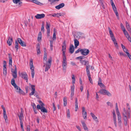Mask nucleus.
I'll return each mask as SVG.
<instances>
[{"label":"nucleus","mask_w":131,"mask_h":131,"mask_svg":"<svg viewBox=\"0 0 131 131\" xmlns=\"http://www.w3.org/2000/svg\"><path fill=\"white\" fill-rule=\"evenodd\" d=\"M52 105H53V111H54L56 110V107L54 103H53Z\"/></svg>","instance_id":"bf43d9fd"},{"label":"nucleus","mask_w":131,"mask_h":131,"mask_svg":"<svg viewBox=\"0 0 131 131\" xmlns=\"http://www.w3.org/2000/svg\"><path fill=\"white\" fill-rule=\"evenodd\" d=\"M114 123L116 127H117L116 117L113 118Z\"/></svg>","instance_id":"de8ad7c7"},{"label":"nucleus","mask_w":131,"mask_h":131,"mask_svg":"<svg viewBox=\"0 0 131 131\" xmlns=\"http://www.w3.org/2000/svg\"><path fill=\"white\" fill-rule=\"evenodd\" d=\"M7 68H3V73L6 74V73Z\"/></svg>","instance_id":"5fc2aeb1"},{"label":"nucleus","mask_w":131,"mask_h":131,"mask_svg":"<svg viewBox=\"0 0 131 131\" xmlns=\"http://www.w3.org/2000/svg\"><path fill=\"white\" fill-rule=\"evenodd\" d=\"M89 68L87 66L86 67V71L87 74V76L88 77H91V75L90 73L89 70Z\"/></svg>","instance_id":"b1692460"},{"label":"nucleus","mask_w":131,"mask_h":131,"mask_svg":"<svg viewBox=\"0 0 131 131\" xmlns=\"http://www.w3.org/2000/svg\"><path fill=\"white\" fill-rule=\"evenodd\" d=\"M99 92L101 94L104 95H107L109 96H111V94L110 93L105 89L100 90Z\"/></svg>","instance_id":"39448f33"},{"label":"nucleus","mask_w":131,"mask_h":131,"mask_svg":"<svg viewBox=\"0 0 131 131\" xmlns=\"http://www.w3.org/2000/svg\"><path fill=\"white\" fill-rule=\"evenodd\" d=\"M22 0H13V2L15 4H17L19 5H20L22 4V2L21 1Z\"/></svg>","instance_id":"aec40b11"},{"label":"nucleus","mask_w":131,"mask_h":131,"mask_svg":"<svg viewBox=\"0 0 131 131\" xmlns=\"http://www.w3.org/2000/svg\"><path fill=\"white\" fill-rule=\"evenodd\" d=\"M61 16V15L60 13L54 14L52 15V16L53 17H58L59 16Z\"/></svg>","instance_id":"4c0bfd02"},{"label":"nucleus","mask_w":131,"mask_h":131,"mask_svg":"<svg viewBox=\"0 0 131 131\" xmlns=\"http://www.w3.org/2000/svg\"><path fill=\"white\" fill-rule=\"evenodd\" d=\"M63 106H66L67 105V98L65 97L63 98Z\"/></svg>","instance_id":"2f4dec72"},{"label":"nucleus","mask_w":131,"mask_h":131,"mask_svg":"<svg viewBox=\"0 0 131 131\" xmlns=\"http://www.w3.org/2000/svg\"><path fill=\"white\" fill-rule=\"evenodd\" d=\"M45 50L44 51V56L43 57V64H44L43 67L45 66V72L47 71L50 68L52 62V58L50 57L47 61V55L46 52V49H44Z\"/></svg>","instance_id":"f257e3e1"},{"label":"nucleus","mask_w":131,"mask_h":131,"mask_svg":"<svg viewBox=\"0 0 131 131\" xmlns=\"http://www.w3.org/2000/svg\"><path fill=\"white\" fill-rule=\"evenodd\" d=\"M78 106V100L77 98H75V106Z\"/></svg>","instance_id":"603ef678"},{"label":"nucleus","mask_w":131,"mask_h":131,"mask_svg":"<svg viewBox=\"0 0 131 131\" xmlns=\"http://www.w3.org/2000/svg\"><path fill=\"white\" fill-rule=\"evenodd\" d=\"M50 24L49 23H48L47 22H46V29L47 30L49 29L50 30Z\"/></svg>","instance_id":"c9c22d12"},{"label":"nucleus","mask_w":131,"mask_h":131,"mask_svg":"<svg viewBox=\"0 0 131 131\" xmlns=\"http://www.w3.org/2000/svg\"><path fill=\"white\" fill-rule=\"evenodd\" d=\"M72 83L73 85L71 86V100L73 99V97L74 94V91L75 86L74 84L75 82V77L74 75L73 74L72 75Z\"/></svg>","instance_id":"7ed1b4c3"},{"label":"nucleus","mask_w":131,"mask_h":131,"mask_svg":"<svg viewBox=\"0 0 131 131\" xmlns=\"http://www.w3.org/2000/svg\"><path fill=\"white\" fill-rule=\"evenodd\" d=\"M21 74L22 75V77L26 80V82H27L28 81V76L26 73L24 72L22 73H21Z\"/></svg>","instance_id":"ddd939ff"},{"label":"nucleus","mask_w":131,"mask_h":131,"mask_svg":"<svg viewBox=\"0 0 131 131\" xmlns=\"http://www.w3.org/2000/svg\"><path fill=\"white\" fill-rule=\"evenodd\" d=\"M13 42L12 38L9 37L7 41V43L9 46H10L12 44Z\"/></svg>","instance_id":"a211bd4d"},{"label":"nucleus","mask_w":131,"mask_h":131,"mask_svg":"<svg viewBox=\"0 0 131 131\" xmlns=\"http://www.w3.org/2000/svg\"><path fill=\"white\" fill-rule=\"evenodd\" d=\"M99 86L101 88H105V86L103 83H102L101 80L100 78H99Z\"/></svg>","instance_id":"f3484780"},{"label":"nucleus","mask_w":131,"mask_h":131,"mask_svg":"<svg viewBox=\"0 0 131 131\" xmlns=\"http://www.w3.org/2000/svg\"><path fill=\"white\" fill-rule=\"evenodd\" d=\"M64 6V3L60 4L56 6L55 8L58 9H59L60 8H62Z\"/></svg>","instance_id":"4be33fe9"},{"label":"nucleus","mask_w":131,"mask_h":131,"mask_svg":"<svg viewBox=\"0 0 131 131\" xmlns=\"http://www.w3.org/2000/svg\"><path fill=\"white\" fill-rule=\"evenodd\" d=\"M53 40H56V29H54L53 30Z\"/></svg>","instance_id":"473e14b6"},{"label":"nucleus","mask_w":131,"mask_h":131,"mask_svg":"<svg viewBox=\"0 0 131 131\" xmlns=\"http://www.w3.org/2000/svg\"><path fill=\"white\" fill-rule=\"evenodd\" d=\"M11 84L14 87L17 85L15 83V80L14 79H12L11 81Z\"/></svg>","instance_id":"f704fd0d"},{"label":"nucleus","mask_w":131,"mask_h":131,"mask_svg":"<svg viewBox=\"0 0 131 131\" xmlns=\"http://www.w3.org/2000/svg\"><path fill=\"white\" fill-rule=\"evenodd\" d=\"M39 102L40 104V107L42 108L43 107H44V106H45V104L43 103L41 101H39Z\"/></svg>","instance_id":"79ce46f5"},{"label":"nucleus","mask_w":131,"mask_h":131,"mask_svg":"<svg viewBox=\"0 0 131 131\" xmlns=\"http://www.w3.org/2000/svg\"><path fill=\"white\" fill-rule=\"evenodd\" d=\"M126 28L129 31H130L131 30V29L130 28V26H126Z\"/></svg>","instance_id":"774afa93"},{"label":"nucleus","mask_w":131,"mask_h":131,"mask_svg":"<svg viewBox=\"0 0 131 131\" xmlns=\"http://www.w3.org/2000/svg\"><path fill=\"white\" fill-rule=\"evenodd\" d=\"M32 106L33 107V109H36V106L35 104L34 103H33L32 104Z\"/></svg>","instance_id":"338daca9"},{"label":"nucleus","mask_w":131,"mask_h":131,"mask_svg":"<svg viewBox=\"0 0 131 131\" xmlns=\"http://www.w3.org/2000/svg\"><path fill=\"white\" fill-rule=\"evenodd\" d=\"M81 122L83 127L86 125V124L83 121H82Z\"/></svg>","instance_id":"052dcab7"},{"label":"nucleus","mask_w":131,"mask_h":131,"mask_svg":"<svg viewBox=\"0 0 131 131\" xmlns=\"http://www.w3.org/2000/svg\"><path fill=\"white\" fill-rule=\"evenodd\" d=\"M87 99L88 100L89 97L90 96L89 92L88 90H87Z\"/></svg>","instance_id":"e2e57ef3"},{"label":"nucleus","mask_w":131,"mask_h":131,"mask_svg":"<svg viewBox=\"0 0 131 131\" xmlns=\"http://www.w3.org/2000/svg\"><path fill=\"white\" fill-rule=\"evenodd\" d=\"M118 124L120 126L121 125V124L122 123V121H121V117H118Z\"/></svg>","instance_id":"ea45409f"},{"label":"nucleus","mask_w":131,"mask_h":131,"mask_svg":"<svg viewBox=\"0 0 131 131\" xmlns=\"http://www.w3.org/2000/svg\"><path fill=\"white\" fill-rule=\"evenodd\" d=\"M80 36H78L77 35H75L74 36V38L75 39H77L78 38H80Z\"/></svg>","instance_id":"0e129e2a"},{"label":"nucleus","mask_w":131,"mask_h":131,"mask_svg":"<svg viewBox=\"0 0 131 131\" xmlns=\"http://www.w3.org/2000/svg\"><path fill=\"white\" fill-rule=\"evenodd\" d=\"M37 108L38 110H40L41 112L43 113H47L48 112L46 108L45 107H43L42 108L40 107V106L39 105H37Z\"/></svg>","instance_id":"9b49d317"},{"label":"nucleus","mask_w":131,"mask_h":131,"mask_svg":"<svg viewBox=\"0 0 131 131\" xmlns=\"http://www.w3.org/2000/svg\"><path fill=\"white\" fill-rule=\"evenodd\" d=\"M45 17V15L43 14H37L35 16V17L37 19H40L43 18Z\"/></svg>","instance_id":"2eb2a0df"},{"label":"nucleus","mask_w":131,"mask_h":131,"mask_svg":"<svg viewBox=\"0 0 131 131\" xmlns=\"http://www.w3.org/2000/svg\"><path fill=\"white\" fill-rule=\"evenodd\" d=\"M18 43L17 41L16 40L15 41V48L16 49V51H17L18 49Z\"/></svg>","instance_id":"72a5a7b5"},{"label":"nucleus","mask_w":131,"mask_h":131,"mask_svg":"<svg viewBox=\"0 0 131 131\" xmlns=\"http://www.w3.org/2000/svg\"><path fill=\"white\" fill-rule=\"evenodd\" d=\"M74 43L75 48H76L79 45V42L77 39H74Z\"/></svg>","instance_id":"393cba45"},{"label":"nucleus","mask_w":131,"mask_h":131,"mask_svg":"<svg viewBox=\"0 0 131 131\" xmlns=\"http://www.w3.org/2000/svg\"><path fill=\"white\" fill-rule=\"evenodd\" d=\"M15 70L12 69V75L14 78H17V70L16 66V65L15 66Z\"/></svg>","instance_id":"6e6552de"},{"label":"nucleus","mask_w":131,"mask_h":131,"mask_svg":"<svg viewBox=\"0 0 131 131\" xmlns=\"http://www.w3.org/2000/svg\"><path fill=\"white\" fill-rule=\"evenodd\" d=\"M17 41L20 44L21 42H22V41L20 38H18L17 39Z\"/></svg>","instance_id":"4d7b16f0"},{"label":"nucleus","mask_w":131,"mask_h":131,"mask_svg":"<svg viewBox=\"0 0 131 131\" xmlns=\"http://www.w3.org/2000/svg\"><path fill=\"white\" fill-rule=\"evenodd\" d=\"M82 114L83 117L84 119L87 118L86 112L85 110V108L84 107H82Z\"/></svg>","instance_id":"4468645a"},{"label":"nucleus","mask_w":131,"mask_h":131,"mask_svg":"<svg viewBox=\"0 0 131 131\" xmlns=\"http://www.w3.org/2000/svg\"><path fill=\"white\" fill-rule=\"evenodd\" d=\"M81 122L83 127L86 125V124L83 121H82Z\"/></svg>","instance_id":"680f3d73"},{"label":"nucleus","mask_w":131,"mask_h":131,"mask_svg":"<svg viewBox=\"0 0 131 131\" xmlns=\"http://www.w3.org/2000/svg\"><path fill=\"white\" fill-rule=\"evenodd\" d=\"M9 56V65H10L11 66H12V58L11 55L10 54H8Z\"/></svg>","instance_id":"bb28decb"},{"label":"nucleus","mask_w":131,"mask_h":131,"mask_svg":"<svg viewBox=\"0 0 131 131\" xmlns=\"http://www.w3.org/2000/svg\"><path fill=\"white\" fill-rule=\"evenodd\" d=\"M21 127L22 129H23V121L20 122Z\"/></svg>","instance_id":"864d4df0"},{"label":"nucleus","mask_w":131,"mask_h":131,"mask_svg":"<svg viewBox=\"0 0 131 131\" xmlns=\"http://www.w3.org/2000/svg\"><path fill=\"white\" fill-rule=\"evenodd\" d=\"M42 34L41 33V32H40L38 34V37L37 38V40L38 41H39L41 39Z\"/></svg>","instance_id":"7c9ffc66"},{"label":"nucleus","mask_w":131,"mask_h":131,"mask_svg":"<svg viewBox=\"0 0 131 131\" xmlns=\"http://www.w3.org/2000/svg\"><path fill=\"white\" fill-rule=\"evenodd\" d=\"M108 30L109 31V33L110 35V37H112L114 36V35L110 28L108 27Z\"/></svg>","instance_id":"58836bf2"},{"label":"nucleus","mask_w":131,"mask_h":131,"mask_svg":"<svg viewBox=\"0 0 131 131\" xmlns=\"http://www.w3.org/2000/svg\"><path fill=\"white\" fill-rule=\"evenodd\" d=\"M41 31L43 32L44 31V25L43 23H42V25Z\"/></svg>","instance_id":"c03bdc74"},{"label":"nucleus","mask_w":131,"mask_h":131,"mask_svg":"<svg viewBox=\"0 0 131 131\" xmlns=\"http://www.w3.org/2000/svg\"><path fill=\"white\" fill-rule=\"evenodd\" d=\"M124 120V125L125 126H127V118L126 116H124L123 117Z\"/></svg>","instance_id":"c85d7f7f"},{"label":"nucleus","mask_w":131,"mask_h":131,"mask_svg":"<svg viewBox=\"0 0 131 131\" xmlns=\"http://www.w3.org/2000/svg\"><path fill=\"white\" fill-rule=\"evenodd\" d=\"M89 50L86 49H81V54L84 56H86L89 53Z\"/></svg>","instance_id":"9d476101"},{"label":"nucleus","mask_w":131,"mask_h":131,"mask_svg":"<svg viewBox=\"0 0 131 131\" xmlns=\"http://www.w3.org/2000/svg\"><path fill=\"white\" fill-rule=\"evenodd\" d=\"M37 47H36V49H37V54H40L41 52H40V46L39 43H38L37 45Z\"/></svg>","instance_id":"6ab92c4d"},{"label":"nucleus","mask_w":131,"mask_h":131,"mask_svg":"<svg viewBox=\"0 0 131 131\" xmlns=\"http://www.w3.org/2000/svg\"><path fill=\"white\" fill-rule=\"evenodd\" d=\"M90 114L93 118V119L95 121H96V119H97V118L96 116L92 113H91Z\"/></svg>","instance_id":"e433bc0d"},{"label":"nucleus","mask_w":131,"mask_h":131,"mask_svg":"<svg viewBox=\"0 0 131 131\" xmlns=\"http://www.w3.org/2000/svg\"><path fill=\"white\" fill-rule=\"evenodd\" d=\"M20 44L23 47H25L26 46V43L24 42L23 41L21 42Z\"/></svg>","instance_id":"37998d69"},{"label":"nucleus","mask_w":131,"mask_h":131,"mask_svg":"<svg viewBox=\"0 0 131 131\" xmlns=\"http://www.w3.org/2000/svg\"><path fill=\"white\" fill-rule=\"evenodd\" d=\"M63 52V60L62 61V70L64 72H66V69L67 67V58L65 55L66 51H62Z\"/></svg>","instance_id":"f03ea898"},{"label":"nucleus","mask_w":131,"mask_h":131,"mask_svg":"<svg viewBox=\"0 0 131 131\" xmlns=\"http://www.w3.org/2000/svg\"><path fill=\"white\" fill-rule=\"evenodd\" d=\"M31 2L37 4H39V2L37 0H32Z\"/></svg>","instance_id":"09e8293b"},{"label":"nucleus","mask_w":131,"mask_h":131,"mask_svg":"<svg viewBox=\"0 0 131 131\" xmlns=\"http://www.w3.org/2000/svg\"><path fill=\"white\" fill-rule=\"evenodd\" d=\"M66 42L64 41L63 43V45L62 46V51H66Z\"/></svg>","instance_id":"5701e85b"},{"label":"nucleus","mask_w":131,"mask_h":131,"mask_svg":"<svg viewBox=\"0 0 131 131\" xmlns=\"http://www.w3.org/2000/svg\"><path fill=\"white\" fill-rule=\"evenodd\" d=\"M29 66L31 70V77L32 78H34L35 75L34 67L33 66V60L32 59H30V60Z\"/></svg>","instance_id":"20e7f679"},{"label":"nucleus","mask_w":131,"mask_h":131,"mask_svg":"<svg viewBox=\"0 0 131 131\" xmlns=\"http://www.w3.org/2000/svg\"><path fill=\"white\" fill-rule=\"evenodd\" d=\"M80 63L82 65L86 66V68L87 66L88 67V68L90 67V66L89 65V63L88 61L81 60H80Z\"/></svg>","instance_id":"f8f14e48"},{"label":"nucleus","mask_w":131,"mask_h":131,"mask_svg":"<svg viewBox=\"0 0 131 131\" xmlns=\"http://www.w3.org/2000/svg\"><path fill=\"white\" fill-rule=\"evenodd\" d=\"M67 116L68 117L70 118V112L69 110H68L67 112Z\"/></svg>","instance_id":"8fccbe9b"},{"label":"nucleus","mask_w":131,"mask_h":131,"mask_svg":"<svg viewBox=\"0 0 131 131\" xmlns=\"http://www.w3.org/2000/svg\"><path fill=\"white\" fill-rule=\"evenodd\" d=\"M31 87V88L32 92L29 94L30 96L34 95L35 93V86L34 85H30Z\"/></svg>","instance_id":"dca6fc26"},{"label":"nucleus","mask_w":131,"mask_h":131,"mask_svg":"<svg viewBox=\"0 0 131 131\" xmlns=\"http://www.w3.org/2000/svg\"><path fill=\"white\" fill-rule=\"evenodd\" d=\"M112 40L113 41V42H115L116 41V40L115 39L114 36H113L112 37H111Z\"/></svg>","instance_id":"69168bd1"},{"label":"nucleus","mask_w":131,"mask_h":131,"mask_svg":"<svg viewBox=\"0 0 131 131\" xmlns=\"http://www.w3.org/2000/svg\"><path fill=\"white\" fill-rule=\"evenodd\" d=\"M107 103L108 106H110L111 107H113V105L111 103L109 102H107Z\"/></svg>","instance_id":"49530a36"},{"label":"nucleus","mask_w":131,"mask_h":131,"mask_svg":"<svg viewBox=\"0 0 131 131\" xmlns=\"http://www.w3.org/2000/svg\"><path fill=\"white\" fill-rule=\"evenodd\" d=\"M74 48L73 45H71L70 46L69 48V52L71 53H72L74 52Z\"/></svg>","instance_id":"412c9836"},{"label":"nucleus","mask_w":131,"mask_h":131,"mask_svg":"<svg viewBox=\"0 0 131 131\" xmlns=\"http://www.w3.org/2000/svg\"><path fill=\"white\" fill-rule=\"evenodd\" d=\"M15 90L19 94H24V92L17 85L14 86Z\"/></svg>","instance_id":"1a4fd4ad"},{"label":"nucleus","mask_w":131,"mask_h":131,"mask_svg":"<svg viewBox=\"0 0 131 131\" xmlns=\"http://www.w3.org/2000/svg\"><path fill=\"white\" fill-rule=\"evenodd\" d=\"M1 107L3 110L4 118L5 119V122L6 123H7L8 121L7 117L6 114L5 108L3 105H2L1 106Z\"/></svg>","instance_id":"0eeeda50"},{"label":"nucleus","mask_w":131,"mask_h":131,"mask_svg":"<svg viewBox=\"0 0 131 131\" xmlns=\"http://www.w3.org/2000/svg\"><path fill=\"white\" fill-rule=\"evenodd\" d=\"M81 48H79L75 52L76 53H78L79 52H80L81 53Z\"/></svg>","instance_id":"6e6d98bb"},{"label":"nucleus","mask_w":131,"mask_h":131,"mask_svg":"<svg viewBox=\"0 0 131 131\" xmlns=\"http://www.w3.org/2000/svg\"><path fill=\"white\" fill-rule=\"evenodd\" d=\"M18 117L20 122L23 121V115L22 112H20V115H18Z\"/></svg>","instance_id":"a878e982"},{"label":"nucleus","mask_w":131,"mask_h":131,"mask_svg":"<svg viewBox=\"0 0 131 131\" xmlns=\"http://www.w3.org/2000/svg\"><path fill=\"white\" fill-rule=\"evenodd\" d=\"M50 30L48 29L47 30V37H49L50 35Z\"/></svg>","instance_id":"3c124183"},{"label":"nucleus","mask_w":131,"mask_h":131,"mask_svg":"<svg viewBox=\"0 0 131 131\" xmlns=\"http://www.w3.org/2000/svg\"><path fill=\"white\" fill-rule=\"evenodd\" d=\"M116 114H117V117H121V115H120V113L119 112H119H116Z\"/></svg>","instance_id":"13d9d810"},{"label":"nucleus","mask_w":131,"mask_h":131,"mask_svg":"<svg viewBox=\"0 0 131 131\" xmlns=\"http://www.w3.org/2000/svg\"><path fill=\"white\" fill-rule=\"evenodd\" d=\"M110 1L111 4V5L112 7L113 10L114 11V12L115 13L117 17H118V13L117 11L116 8L113 2V0H111Z\"/></svg>","instance_id":"423d86ee"},{"label":"nucleus","mask_w":131,"mask_h":131,"mask_svg":"<svg viewBox=\"0 0 131 131\" xmlns=\"http://www.w3.org/2000/svg\"><path fill=\"white\" fill-rule=\"evenodd\" d=\"M121 28L123 31L125 30V29L122 23L121 24Z\"/></svg>","instance_id":"a18cd8bd"},{"label":"nucleus","mask_w":131,"mask_h":131,"mask_svg":"<svg viewBox=\"0 0 131 131\" xmlns=\"http://www.w3.org/2000/svg\"><path fill=\"white\" fill-rule=\"evenodd\" d=\"M100 1V3L101 5V6H102L101 8L104 9L105 8V6L104 4V1L103 0H99Z\"/></svg>","instance_id":"cd10ccee"},{"label":"nucleus","mask_w":131,"mask_h":131,"mask_svg":"<svg viewBox=\"0 0 131 131\" xmlns=\"http://www.w3.org/2000/svg\"><path fill=\"white\" fill-rule=\"evenodd\" d=\"M123 31L124 35H125L126 37H127L129 36V35L128 32L126 30Z\"/></svg>","instance_id":"a19ab883"},{"label":"nucleus","mask_w":131,"mask_h":131,"mask_svg":"<svg viewBox=\"0 0 131 131\" xmlns=\"http://www.w3.org/2000/svg\"><path fill=\"white\" fill-rule=\"evenodd\" d=\"M124 112H123V116H127L128 114H129V113H127V111L125 110V108H123Z\"/></svg>","instance_id":"c756f323"}]
</instances>
